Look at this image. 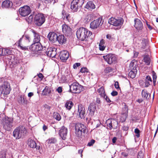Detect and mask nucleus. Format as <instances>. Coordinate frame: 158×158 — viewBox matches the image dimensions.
<instances>
[{
    "mask_svg": "<svg viewBox=\"0 0 158 158\" xmlns=\"http://www.w3.org/2000/svg\"><path fill=\"white\" fill-rule=\"evenodd\" d=\"M27 132V129L24 126H20L14 129L13 135L16 139H19L25 135Z\"/></svg>",
    "mask_w": 158,
    "mask_h": 158,
    "instance_id": "f257e3e1",
    "label": "nucleus"
},
{
    "mask_svg": "<svg viewBox=\"0 0 158 158\" xmlns=\"http://www.w3.org/2000/svg\"><path fill=\"white\" fill-rule=\"evenodd\" d=\"M92 34L91 32L83 27L79 28L76 32L77 38L82 41L86 40V39Z\"/></svg>",
    "mask_w": 158,
    "mask_h": 158,
    "instance_id": "f03ea898",
    "label": "nucleus"
},
{
    "mask_svg": "<svg viewBox=\"0 0 158 158\" xmlns=\"http://www.w3.org/2000/svg\"><path fill=\"white\" fill-rule=\"evenodd\" d=\"M11 88L10 84L7 81H5L4 83L0 86V92L1 95L6 97L10 92Z\"/></svg>",
    "mask_w": 158,
    "mask_h": 158,
    "instance_id": "7ed1b4c3",
    "label": "nucleus"
},
{
    "mask_svg": "<svg viewBox=\"0 0 158 158\" xmlns=\"http://www.w3.org/2000/svg\"><path fill=\"white\" fill-rule=\"evenodd\" d=\"M13 120L12 118L6 117L2 119L1 123L6 130L9 131L13 126Z\"/></svg>",
    "mask_w": 158,
    "mask_h": 158,
    "instance_id": "20e7f679",
    "label": "nucleus"
},
{
    "mask_svg": "<svg viewBox=\"0 0 158 158\" xmlns=\"http://www.w3.org/2000/svg\"><path fill=\"white\" fill-rule=\"evenodd\" d=\"M75 128L76 134L78 137L81 136L82 133H85L86 132V126L81 123H77L75 124Z\"/></svg>",
    "mask_w": 158,
    "mask_h": 158,
    "instance_id": "39448f33",
    "label": "nucleus"
},
{
    "mask_svg": "<svg viewBox=\"0 0 158 158\" xmlns=\"http://www.w3.org/2000/svg\"><path fill=\"white\" fill-rule=\"evenodd\" d=\"M34 20L36 26H40L44 23L45 18L43 14L39 13L35 15Z\"/></svg>",
    "mask_w": 158,
    "mask_h": 158,
    "instance_id": "423d86ee",
    "label": "nucleus"
},
{
    "mask_svg": "<svg viewBox=\"0 0 158 158\" xmlns=\"http://www.w3.org/2000/svg\"><path fill=\"white\" fill-rule=\"evenodd\" d=\"M85 0H73L71 2V9L73 12H77L83 4Z\"/></svg>",
    "mask_w": 158,
    "mask_h": 158,
    "instance_id": "0eeeda50",
    "label": "nucleus"
},
{
    "mask_svg": "<svg viewBox=\"0 0 158 158\" xmlns=\"http://www.w3.org/2000/svg\"><path fill=\"white\" fill-rule=\"evenodd\" d=\"M70 90L73 93H79L83 88V86L77 82H74L69 85Z\"/></svg>",
    "mask_w": 158,
    "mask_h": 158,
    "instance_id": "6e6552de",
    "label": "nucleus"
},
{
    "mask_svg": "<svg viewBox=\"0 0 158 158\" xmlns=\"http://www.w3.org/2000/svg\"><path fill=\"white\" fill-rule=\"evenodd\" d=\"M103 57L105 60L109 64H115L116 62V57L115 55L113 54H108L106 55L103 56Z\"/></svg>",
    "mask_w": 158,
    "mask_h": 158,
    "instance_id": "1a4fd4ad",
    "label": "nucleus"
},
{
    "mask_svg": "<svg viewBox=\"0 0 158 158\" xmlns=\"http://www.w3.org/2000/svg\"><path fill=\"white\" fill-rule=\"evenodd\" d=\"M107 128L110 130L112 128L116 129L117 128L118 125V122L116 120L114 119H109L106 120V122Z\"/></svg>",
    "mask_w": 158,
    "mask_h": 158,
    "instance_id": "9d476101",
    "label": "nucleus"
},
{
    "mask_svg": "<svg viewBox=\"0 0 158 158\" xmlns=\"http://www.w3.org/2000/svg\"><path fill=\"white\" fill-rule=\"evenodd\" d=\"M123 22V20L122 18L117 19L114 18H111L108 20L109 23L115 26L121 27Z\"/></svg>",
    "mask_w": 158,
    "mask_h": 158,
    "instance_id": "9b49d317",
    "label": "nucleus"
},
{
    "mask_svg": "<svg viewBox=\"0 0 158 158\" xmlns=\"http://www.w3.org/2000/svg\"><path fill=\"white\" fill-rule=\"evenodd\" d=\"M129 67L131 69L129 73V76L131 78H134L137 73V69L136 65L133 62H131L129 64Z\"/></svg>",
    "mask_w": 158,
    "mask_h": 158,
    "instance_id": "f8f14e48",
    "label": "nucleus"
},
{
    "mask_svg": "<svg viewBox=\"0 0 158 158\" xmlns=\"http://www.w3.org/2000/svg\"><path fill=\"white\" fill-rule=\"evenodd\" d=\"M20 15L22 16H26L29 15L31 12L30 7L28 6H25L21 7L19 10Z\"/></svg>",
    "mask_w": 158,
    "mask_h": 158,
    "instance_id": "ddd939ff",
    "label": "nucleus"
},
{
    "mask_svg": "<svg viewBox=\"0 0 158 158\" xmlns=\"http://www.w3.org/2000/svg\"><path fill=\"white\" fill-rule=\"evenodd\" d=\"M44 47L43 48L40 43H34L32 44L30 47L31 51L33 52H37L39 51L44 50Z\"/></svg>",
    "mask_w": 158,
    "mask_h": 158,
    "instance_id": "4468645a",
    "label": "nucleus"
},
{
    "mask_svg": "<svg viewBox=\"0 0 158 158\" xmlns=\"http://www.w3.org/2000/svg\"><path fill=\"white\" fill-rule=\"evenodd\" d=\"M102 22V19L99 18L91 23L90 27L93 29L97 28L99 27Z\"/></svg>",
    "mask_w": 158,
    "mask_h": 158,
    "instance_id": "2eb2a0df",
    "label": "nucleus"
},
{
    "mask_svg": "<svg viewBox=\"0 0 158 158\" xmlns=\"http://www.w3.org/2000/svg\"><path fill=\"white\" fill-rule=\"evenodd\" d=\"M67 129L64 126L61 127L59 131V135L63 140H65L67 135Z\"/></svg>",
    "mask_w": 158,
    "mask_h": 158,
    "instance_id": "dca6fc26",
    "label": "nucleus"
},
{
    "mask_svg": "<svg viewBox=\"0 0 158 158\" xmlns=\"http://www.w3.org/2000/svg\"><path fill=\"white\" fill-rule=\"evenodd\" d=\"M134 27L137 30H141L143 28V24L141 21L138 19H134Z\"/></svg>",
    "mask_w": 158,
    "mask_h": 158,
    "instance_id": "f3484780",
    "label": "nucleus"
},
{
    "mask_svg": "<svg viewBox=\"0 0 158 158\" xmlns=\"http://www.w3.org/2000/svg\"><path fill=\"white\" fill-rule=\"evenodd\" d=\"M62 32L65 35L68 36L71 33V29L68 25L63 24L62 25Z\"/></svg>",
    "mask_w": 158,
    "mask_h": 158,
    "instance_id": "a211bd4d",
    "label": "nucleus"
},
{
    "mask_svg": "<svg viewBox=\"0 0 158 158\" xmlns=\"http://www.w3.org/2000/svg\"><path fill=\"white\" fill-rule=\"evenodd\" d=\"M78 112L80 117L81 118H84L85 117V108L81 104H80L78 106Z\"/></svg>",
    "mask_w": 158,
    "mask_h": 158,
    "instance_id": "6ab92c4d",
    "label": "nucleus"
},
{
    "mask_svg": "<svg viewBox=\"0 0 158 158\" xmlns=\"http://www.w3.org/2000/svg\"><path fill=\"white\" fill-rule=\"evenodd\" d=\"M56 51V49L55 48H49L47 49L46 54L48 56L55 57L57 54Z\"/></svg>",
    "mask_w": 158,
    "mask_h": 158,
    "instance_id": "aec40b11",
    "label": "nucleus"
},
{
    "mask_svg": "<svg viewBox=\"0 0 158 158\" xmlns=\"http://www.w3.org/2000/svg\"><path fill=\"white\" fill-rule=\"evenodd\" d=\"M69 56V54L68 52L65 50H64L60 52L59 57L60 59L62 61H66Z\"/></svg>",
    "mask_w": 158,
    "mask_h": 158,
    "instance_id": "412c9836",
    "label": "nucleus"
},
{
    "mask_svg": "<svg viewBox=\"0 0 158 158\" xmlns=\"http://www.w3.org/2000/svg\"><path fill=\"white\" fill-rule=\"evenodd\" d=\"M62 18L64 20L68 21L69 22L72 20V18L69 13L64 10H63L62 12Z\"/></svg>",
    "mask_w": 158,
    "mask_h": 158,
    "instance_id": "4be33fe9",
    "label": "nucleus"
},
{
    "mask_svg": "<svg viewBox=\"0 0 158 158\" xmlns=\"http://www.w3.org/2000/svg\"><path fill=\"white\" fill-rule=\"evenodd\" d=\"M17 100L18 103L20 104H27V103L26 98L23 95H18L17 97Z\"/></svg>",
    "mask_w": 158,
    "mask_h": 158,
    "instance_id": "5701e85b",
    "label": "nucleus"
},
{
    "mask_svg": "<svg viewBox=\"0 0 158 158\" xmlns=\"http://www.w3.org/2000/svg\"><path fill=\"white\" fill-rule=\"evenodd\" d=\"M48 37L50 41L52 42H55L57 40V35L55 33L53 32H50L48 35Z\"/></svg>",
    "mask_w": 158,
    "mask_h": 158,
    "instance_id": "b1692460",
    "label": "nucleus"
},
{
    "mask_svg": "<svg viewBox=\"0 0 158 158\" xmlns=\"http://www.w3.org/2000/svg\"><path fill=\"white\" fill-rule=\"evenodd\" d=\"M142 98L144 99L148 100L150 98L151 94L146 89H143L141 92Z\"/></svg>",
    "mask_w": 158,
    "mask_h": 158,
    "instance_id": "393cba45",
    "label": "nucleus"
},
{
    "mask_svg": "<svg viewBox=\"0 0 158 158\" xmlns=\"http://www.w3.org/2000/svg\"><path fill=\"white\" fill-rule=\"evenodd\" d=\"M34 38L33 39V42L34 43H40V37L39 33L36 32L35 31L32 30V31Z\"/></svg>",
    "mask_w": 158,
    "mask_h": 158,
    "instance_id": "a878e982",
    "label": "nucleus"
},
{
    "mask_svg": "<svg viewBox=\"0 0 158 158\" xmlns=\"http://www.w3.org/2000/svg\"><path fill=\"white\" fill-rule=\"evenodd\" d=\"M57 40L59 44H65L66 41V38L63 35H59L57 36Z\"/></svg>",
    "mask_w": 158,
    "mask_h": 158,
    "instance_id": "bb28decb",
    "label": "nucleus"
},
{
    "mask_svg": "<svg viewBox=\"0 0 158 158\" xmlns=\"http://www.w3.org/2000/svg\"><path fill=\"white\" fill-rule=\"evenodd\" d=\"M95 110V105L94 103L90 104L88 107V110L89 112V114L91 116H92L94 115Z\"/></svg>",
    "mask_w": 158,
    "mask_h": 158,
    "instance_id": "cd10ccee",
    "label": "nucleus"
},
{
    "mask_svg": "<svg viewBox=\"0 0 158 158\" xmlns=\"http://www.w3.org/2000/svg\"><path fill=\"white\" fill-rule=\"evenodd\" d=\"M22 41V38H20L18 43V45L19 47L20 48L23 50H27L28 48L27 45H26L24 43H21V42Z\"/></svg>",
    "mask_w": 158,
    "mask_h": 158,
    "instance_id": "c85d7f7f",
    "label": "nucleus"
},
{
    "mask_svg": "<svg viewBox=\"0 0 158 158\" xmlns=\"http://www.w3.org/2000/svg\"><path fill=\"white\" fill-rule=\"evenodd\" d=\"M85 8L89 10L94 9L95 8V6L92 1L88 2L85 7Z\"/></svg>",
    "mask_w": 158,
    "mask_h": 158,
    "instance_id": "c756f323",
    "label": "nucleus"
},
{
    "mask_svg": "<svg viewBox=\"0 0 158 158\" xmlns=\"http://www.w3.org/2000/svg\"><path fill=\"white\" fill-rule=\"evenodd\" d=\"M13 5L11 2L9 0H6L3 2L2 3V7L3 8H7L11 7Z\"/></svg>",
    "mask_w": 158,
    "mask_h": 158,
    "instance_id": "7c9ffc66",
    "label": "nucleus"
},
{
    "mask_svg": "<svg viewBox=\"0 0 158 158\" xmlns=\"http://www.w3.org/2000/svg\"><path fill=\"white\" fill-rule=\"evenodd\" d=\"M21 38H22V40L23 39H24L23 43H24L26 45H28L31 40L30 36L27 35H23Z\"/></svg>",
    "mask_w": 158,
    "mask_h": 158,
    "instance_id": "2f4dec72",
    "label": "nucleus"
},
{
    "mask_svg": "<svg viewBox=\"0 0 158 158\" xmlns=\"http://www.w3.org/2000/svg\"><path fill=\"white\" fill-rule=\"evenodd\" d=\"M144 81L145 85L146 87H148L152 83V82L151 77L149 75L146 76Z\"/></svg>",
    "mask_w": 158,
    "mask_h": 158,
    "instance_id": "473e14b6",
    "label": "nucleus"
},
{
    "mask_svg": "<svg viewBox=\"0 0 158 158\" xmlns=\"http://www.w3.org/2000/svg\"><path fill=\"white\" fill-rule=\"evenodd\" d=\"M28 144L31 148H35L36 149H39L40 148V147L37 146L35 141L33 140H30L29 141Z\"/></svg>",
    "mask_w": 158,
    "mask_h": 158,
    "instance_id": "72a5a7b5",
    "label": "nucleus"
},
{
    "mask_svg": "<svg viewBox=\"0 0 158 158\" xmlns=\"http://www.w3.org/2000/svg\"><path fill=\"white\" fill-rule=\"evenodd\" d=\"M97 92L99 94L100 96L102 98H105L106 94H105L104 88L102 86L98 89Z\"/></svg>",
    "mask_w": 158,
    "mask_h": 158,
    "instance_id": "f704fd0d",
    "label": "nucleus"
},
{
    "mask_svg": "<svg viewBox=\"0 0 158 158\" xmlns=\"http://www.w3.org/2000/svg\"><path fill=\"white\" fill-rule=\"evenodd\" d=\"M144 61L148 65H149L151 61V60L148 55H145L143 56Z\"/></svg>",
    "mask_w": 158,
    "mask_h": 158,
    "instance_id": "c9c22d12",
    "label": "nucleus"
},
{
    "mask_svg": "<svg viewBox=\"0 0 158 158\" xmlns=\"http://www.w3.org/2000/svg\"><path fill=\"white\" fill-rule=\"evenodd\" d=\"M73 105V104L72 101H67L65 104V106L67 109L70 110L71 109Z\"/></svg>",
    "mask_w": 158,
    "mask_h": 158,
    "instance_id": "e433bc0d",
    "label": "nucleus"
},
{
    "mask_svg": "<svg viewBox=\"0 0 158 158\" xmlns=\"http://www.w3.org/2000/svg\"><path fill=\"white\" fill-rule=\"evenodd\" d=\"M105 42L103 39L101 40L100 42L99 47V49L101 51H103L106 47L104 46Z\"/></svg>",
    "mask_w": 158,
    "mask_h": 158,
    "instance_id": "4c0bfd02",
    "label": "nucleus"
},
{
    "mask_svg": "<svg viewBox=\"0 0 158 158\" xmlns=\"http://www.w3.org/2000/svg\"><path fill=\"white\" fill-rule=\"evenodd\" d=\"M53 115L54 118L58 121L60 120L61 119V117L60 114L57 112H54Z\"/></svg>",
    "mask_w": 158,
    "mask_h": 158,
    "instance_id": "58836bf2",
    "label": "nucleus"
},
{
    "mask_svg": "<svg viewBox=\"0 0 158 158\" xmlns=\"http://www.w3.org/2000/svg\"><path fill=\"white\" fill-rule=\"evenodd\" d=\"M46 142L48 143H56L57 140L55 138L52 137L48 139L46 141Z\"/></svg>",
    "mask_w": 158,
    "mask_h": 158,
    "instance_id": "ea45409f",
    "label": "nucleus"
},
{
    "mask_svg": "<svg viewBox=\"0 0 158 158\" xmlns=\"http://www.w3.org/2000/svg\"><path fill=\"white\" fill-rule=\"evenodd\" d=\"M152 77L153 84L154 86H155L156 82L157 76L156 73L154 71L152 72Z\"/></svg>",
    "mask_w": 158,
    "mask_h": 158,
    "instance_id": "a19ab883",
    "label": "nucleus"
},
{
    "mask_svg": "<svg viewBox=\"0 0 158 158\" xmlns=\"http://www.w3.org/2000/svg\"><path fill=\"white\" fill-rule=\"evenodd\" d=\"M114 70V69L113 68L110 67H107L104 69V72L105 73H108L113 72Z\"/></svg>",
    "mask_w": 158,
    "mask_h": 158,
    "instance_id": "79ce46f5",
    "label": "nucleus"
},
{
    "mask_svg": "<svg viewBox=\"0 0 158 158\" xmlns=\"http://www.w3.org/2000/svg\"><path fill=\"white\" fill-rule=\"evenodd\" d=\"M147 44L146 40L143 39L142 40L141 48L143 49H145L147 46Z\"/></svg>",
    "mask_w": 158,
    "mask_h": 158,
    "instance_id": "37998d69",
    "label": "nucleus"
},
{
    "mask_svg": "<svg viewBox=\"0 0 158 158\" xmlns=\"http://www.w3.org/2000/svg\"><path fill=\"white\" fill-rule=\"evenodd\" d=\"M3 55H9L11 53V51L8 49L3 48Z\"/></svg>",
    "mask_w": 158,
    "mask_h": 158,
    "instance_id": "c03bdc74",
    "label": "nucleus"
},
{
    "mask_svg": "<svg viewBox=\"0 0 158 158\" xmlns=\"http://www.w3.org/2000/svg\"><path fill=\"white\" fill-rule=\"evenodd\" d=\"M48 86H46L43 90V94L44 95H47L49 93L48 91Z\"/></svg>",
    "mask_w": 158,
    "mask_h": 158,
    "instance_id": "a18cd8bd",
    "label": "nucleus"
},
{
    "mask_svg": "<svg viewBox=\"0 0 158 158\" xmlns=\"http://www.w3.org/2000/svg\"><path fill=\"white\" fill-rule=\"evenodd\" d=\"M124 111V114H127L128 113V108L127 105L124 103V107L123 109Z\"/></svg>",
    "mask_w": 158,
    "mask_h": 158,
    "instance_id": "49530a36",
    "label": "nucleus"
},
{
    "mask_svg": "<svg viewBox=\"0 0 158 158\" xmlns=\"http://www.w3.org/2000/svg\"><path fill=\"white\" fill-rule=\"evenodd\" d=\"M80 72L82 73H88V70L86 68H82L81 69Z\"/></svg>",
    "mask_w": 158,
    "mask_h": 158,
    "instance_id": "de8ad7c7",
    "label": "nucleus"
},
{
    "mask_svg": "<svg viewBox=\"0 0 158 158\" xmlns=\"http://www.w3.org/2000/svg\"><path fill=\"white\" fill-rule=\"evenodd\" d=\"M140 131L139 129L138 128H136L135 130V132L136 134L135 135V136L137 137H139V136L140 134H139Z\"/></svg>",
    "mask_w": 158,
    "mask_h": 158,
    "instance_id": "09e8293b",
    "label": "nucleus"
},
{
    "mask_svg": "<svg viewBox=\"0 0 158 158\" xmlns=\"http://www.w3.org/2000/svg\"><path fill=\"white\" fill-rule=\"evenodd\" d=\"M143 156L144 155L143 152L140 151L138 153L137 158H143Z\"/></svg>",
    "mask_w": 158,
    "mask_h": 158,
    "instance_id": "8fccbe9b",
    "label": "nucleus"
},
{
    "mask_svg": "<svg viewBox=\"0 0 158 158\" xmlns=\"http://www.w3.org/2000/svg\"><path fill=\"white\" fill-rule=\"evenodd\" d=\"M33 20V16L32 15H30L29 17L27 19V20L28 23H31Z\"/></svg>",
    "mask_w": 158,
    "mask_h": 158,
    "instance_id": "3c124183",
    "label": "nucleus"
},
{
    "mask_svg": "<svg viewBox=\"0 0 158 158\" xmlns=\"http://www.w3.org/2000/svg\"><path fill=\"white\" fill-rule=\"evenodd\" d=\"M95 142V140L94 139H92L89 142L88 144L87 145L89 146H91L93 145V144Z\"/></svg>",
    "mask_w": 158,
    "mask_h": 158,
    "instance_id": "603ef678",
    "label": "nucleus"
},
{
    "mask_svg": "<svg viewBox=\"0 0 158 158\" xmlns=\"http://www.w3.org/2000/svg\"><path fill=\"white\" fill-rule=\"evenodd\" d=\"M81 64L79 63H77L74 64L73 66V67L74 69H76L77 67L80 66Z\"/></svg>",
    "mask_w": 158,
    "mask_h": 158,
    "instance_id": "864d4df0",
    "label": "nucleus"
},
{
    "mask_svg": "<svg viewBox=\"0 0 158 158\" xmlns=\"http://www.w3.org/2000/svg\"><path fill=\"white\" fill-rule=\"evenodd\" d=\"M0 158H6V154L4 152L0 153Z\"/></svg>",
    "mask_w": 158,
    "mask_h": 158,
    "instance_id": "5fc2aeb1",
    "label": "nucleus"
},
{
    "mask_svg": "<svg viewBox=\"0 0 158 158\" xmlns=\"http://www.w3.org/2000/svg\"><path fill=\"white\" fill-rule=\"evenodd\" d=\"M114 85L115 88H116V89H118L120 88L119 83L118 81H116L115 82Z\"/></svg>",
    "mask_w": 158,
    "mask_h": 158,
    "instance_id": "6e6d98bb",
    "label": "nucleus"
},
{
    "mask_svg": "<svg viewBox=\"0 0 158 158\" xmlns=\"http://www.w3.org/2000/svg\"><path fill=\"white\" fill-rule=\"evenodd\" d=\"M118 94V93L115 91H113L111 93V95L113 96H116Z\"/></svg>",
    "mask_w": 158,
    "mask_h": 158,
    "instance_id": "4d7b16f0",
    "label": "nucleus"
},
{
    "mask_svg": "<svg viewBox=\"0 0 158 158\" xmlns=\"http://www.w3.org/2000/svg\"><path fill=\"white\" fill-rule=\"evenodd\" d=\"M139 52L135 51H134V58H137Z\"/></svg>",
    "mask_w": 158,
    "mask_h": 158,
    "instance_id": "13d9d810",
    "label": "nucleus"
},
{
    "mask_svg": "<svg viewBox=\"0 0 158 158\" xmlns=\"http://www.w3.org/2000/svg\"><path fill=\"white\" fill-rule=\"evenodd\" d=\"M104 98L106 101L107 102H111V100L106 95V96L105 97V98Z\"/></svg>",
    "mask_w": 158,
    "mask_h": 158,
    "instance_id": "bf43d9fd",
    "label": "nucleus"
},
{
    "mask_svg": "<svg viewBox=\"0 0 158 158\" xmlns=\"http://www.w3.org/2000/svg\"><path fill=\"white\" fill-rule=\"evenodd\" d=\"M57 90L59 93H61L62 91V87H59L57 89Z\"/></svg>",
    "mask_w": 158,
    "mask_h": 158,
    "instance_id": "052dcab7",
    "label": "nucleus"
},
{
    "mask_svg": "<svg viewBox=\"0 0 158 158\" xmlns=\"http://www.w3.org/2000/svg\"><path fill=\"white\" fill-rule=\"evenodd\" d=\"M146 24L147 26L148 27V29L150 30H151L152 29V27L148 23V22L146 21Z\"/></svg>",
    "mask_w": 158,
    "mask_h": 158,
    "instance_id": "680f3d73",
    "label": "nucleus"
},
{
    "mask_svg": "<svg viewBox=\"0 0 158 158\" xmlns=\"http://www.w3.org/2000/svg\"><path fill=\"white\" fill-rule=\"evenodd\" d=\"M37 75L39 78H41V79H42L44 77V76L42 73H40L38 74H37Z\"/></svg>",
    "mask_w": 158,
    "mask_h": 158,
    "instance_id": "e2e57ef3",
    "label": "nucleus"
},
{
    "mask_svg": "<svg viewBox=\"0 0 158 158\" xmlns=\"http://www.w3.org/2000/svg\"><path fill=\"white\" fill-rule=\"evenodd\" d=\"M44 107L46 109L49 110L50 108V107L47 104L44 105Z\"/></svg>",
    "mask_w": 158,
    "mask_h": 158,
    "instance_id": "0e129e2a",
    "label": "nucleus"
},
{
    "mask_svg": "<svg viewBox=\"0 0 158 158\" xmlns=\"http://www.w3.org/2000/svg\"><path fill=\"white\" fill-rule=\"evenodd\" d=\"M34 95V94L32 92H30L28 94V96L29 97H31Z\"/></svg>",
    "mask_w": 158,
    "mask_h": 158,
    "instance_id": "69168bd1",
    "label": "nucleus"
},
{
    "mask_svg": "<svg viewBox=\"0 0 158 158\" xmlns=\"http://www.w3.org/2000/svg\"><path fill=\"white\" fill-rule=\"evenodd\" d=\"M117 140V138L116 137H114L112 139V142L113 143H115L116 141Z\"/></svg>",
    "mask_w": 158,
    "mask_h": 158,
    "instance_id": "338daca9",
    "label": "nucleus"
},
{
    "mask_svg": "<svg viewBox=\"0 0 158 158\" xmlns=\"http://www.w3.org/2000/svg\"><path fill=\"white\" fill-rule=\"evenodd\" d=\"M106 38L107 39H109V40H110V39L111 38V35H109V34H108L106 35Z\"/></svg>",
    "mask_w": 158,
    "mask_h": 158,
    "instance_id": "774afa93",
    "label": "nucleus"
}]
</instances>
